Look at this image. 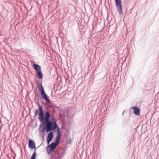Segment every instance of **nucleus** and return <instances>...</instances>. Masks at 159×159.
<instances>
[{
  "label": "nucleus",
  "instance_id": "obj_10",
  "mask_svg": "<svg viewBox=\"0 0 159 159\" xmlns=\"http://www.w3.org/2000/svg\"><path fill=\"white\" fill-rule=\"evenodd\" d=\"M132 109L134 110V113L136 115L139 116L140 115V109L138 108L137 106L132 107Z\"/></svg>",
  "mask_w": 159,
  "mask_h": 159
},
{
  "label": "nucleus",
  "instance_id": "obj_21",
  "mask_svg": "<svg viewBox=\"0 0 159 159\" xmlns=\"http://www.w3.org/2000/svg\"><path fill=\"white\" fill-rule=\"evenodd\" d=\"M37 96H38V97H40V95L38 93H37Z\"/></svg>",
  "mask_w": 159,
  "mask_h": 159
},
{
  "label": "nucleus",
  "instance_id": "obj_15",
  "mask_svg": "<svg viewBox=\"0 0 159 159\" xmlns=\"http://www.w3.org/2000/svg\"><path fill=\"white\" fill-rule=\"evenodd\" d=\"M61 157H60L59 154H56L54 156H53L52 157H51L49 159H61Z\"/></svg>",
  "mask_w": 159,
  "mask_h": 159
},
{
  "label": "nucleus",
  "instance_id": "obj_8",
  "mask_svg": "<svg viewBox=\"0 0 159 159\" xmlns=\"http://www.w3.org/2000/svg\"><path fill=\"white\" fill-rule=\"evenodd\" d=\"M36 95H35V97L34 101H35L36 104L38 107V109H36V110H35L34 117H35L36 116H37L38 115V113L39 111V110H40L39 109H40V108H41V107H43L42 106L40 105L39 102V100H35V99H36Z\"/></svg>",
  "mask_w": 159,
  "mask_h": 159
},
{
  "label": "nucleus",
  "instance_id": "obj_6",
  "mask_svg": "<svg viewBox=\"0 0 159 159\" xmlns=\"http://www.w3.org/2000/svg\"><path fill=\"white\" fill-rule=\"evenodd\" d=\"M115 4L117 8L119 14L121 15L122 13V6L121 0H115Z\"/></svg>",
  "mask_w": 159,
  "mask_h": 159
},
{
  "label": "nucleus",
  "instance_id": "obj_11",
  "mask_svg": "<svg viewBox=\"0 0 159 159\" xmlns=\"http://www.w3.org/2000/svg\"><path fill=\"white\" fill-rule=\"evenodd\" d=\"M61 135L60 133V129H58L57 130V135L55 139V141L59 143L60 142V140L61 138Z\"/></svg>",
  "mask_w": 159,
  "mask_h": 159
},
{
  "label": "nucleus",
  "instance_id": "obj_5",
  "mask_svg": "<svg viewBox=\"0 0 159 159\" xmlns=\"http://www.w3.org/2000/svg\"><path fill=\"white\" fill-rule=\"evenodd\" d=\"M39 90L40 92V95L42 98L44 99L45 98H47L48 96L46 94L44 91V88L42 85V82L39 84Z\"/></svg>",
  "mask_w": 159,
  "mask_h": 159
},
{
  "label": "nucleus",
  "instance_id": "obj_17",
  "mask_svg": "<svg viewBox=\"0 0 159 159\" xmlns=\"http://www.w3.org/2000/svg\"><path fill=\"white\" fill-rule=\"evenodd\" d=\"M66 142L68 143H71V139L70 138H69V140H68V142H67V141H66Z\"/></svg>",
  "mask_w": 159,
  "mask_h": 159
},
{
  "label": "nucleus",
  "instance_id": "obj_3",
  "mask_svg": "<svg viewBox=\"0 0 159 159\" xmlns=\"http://www.w3.org/2000/svg\"><path fill=\"white\" fill-rule=\"evenodd\" d=\"M58 144V143L55 141V142H52L50 144L48 145L47 147V153L48 154L52 155L51 157H52L53 156H54L56 154H59L60 157H61L60 153H56L55 152V150Z\"/></svg>",
  "mask_w": 159,
  "mask_h": 159
},
{
  "label": "nucleus",
  "instance_id": "obj_9",
  "mask_svg": "<svg viewBox=\"0 0 159 159\" xmlns=\"http://www.w3.org/2000/svg\"><path fill=\"white\" fill-rule=\"evenodd\" d=\"M53 132H50L48 134V136L47 137V142L48 144H49L52 140L53 136Z\"/></svg>",
  "mask_w": 159,
  "mask_h": 159
},
{
  "label": "nucleus",
  "instance_id": "obj_13",
  "mask_svg": "<svg viewBox=\"0 0 159 159\" xmlns=\"http://www.w3.org/2000/svg\"><path fill=\"white\" fill-rule=\"evenodd\" d=\"M32 66L36 71L41 70V66L38 64L34 63L32 64Z\"/></svg>",
  "mask_w": 159,
  "mask_h": 159
},
{
  "label": "nucleus",
  "instance_id": "obj_7",
  "mask_svg": "<svg viewBox=\"0 0 159 159\" xmlns=\"http://www.w3.org/2000/svg\"><path fill=\"white\" fill-rule=\"evenodd\" d=\"M41 122V123L40 124L39 129V132L40 134V133H45L46 131L47 126L46 125L45 122L44 121H40Z\"/></svg>",
  "mask_w": 159,
  "mask_h": 159
},
{
  "label": "nucleus",
  "instance_id": "obj_16",
  "mask_svg": "<svg viewBox=\"0 0 159 159\" xmlns=\"http://www.w3.org/2000/svg\"><path fill=\"white\" fill-rule=\"evenodd\" d=\"M44 107L45 108V109L46 110H46H48V111H50V110L49 109V108H48V107H47V106H46L45 105Z\"/></svg>",
  "mask_w": 159,
  "mask_h": 159
},
{
  "label": "nucleus",
  "instance_id": "obj_2",
  "mask_svg": "<svg viewBox=\"0 0 159 159\" xmlns=\"http://www.w3.org/2000/svg\"><path fill=\"white\" fill-rule=\"evenodd\" d=\"M40 110L38 113L39 119L40 121H46L48 120H50L51 114L49 111L46 110L45 113V115L44 113V111L43 107L39 109Z\"/></svg>",
  "mask_w": 159,
  "mask_h": 159
},
{
  "label": "nucleus",
  "instance_id": "obj_12",
  "mask_svg": "<svg viewBox=\"0 0 159 159\" xmlns=\"http://www.w3.org/2000/svg\"><path fill=\"white\" fill-rule=\"evenodd\" d=\"M48 96L47 98H45L44 99L46 101V102L50 104V107L52 108H57V107L53 103H52L51 101L49 99Z\"/></svg>",
  "mask_w": 159,
  "mask_h": 159
},
{
  "label": "nucleus",
  "instance_id": "obj_1",
  "mask_svg": "<svg viewBox=\"0 0 159 159\" xmlns=\"http://www.w3.org/2000/svg\"><path fill=\"white\" fill-rule=\"evenodd\" d=\"M46 125L47 126L46 132H48L56 131V130L60 129L58 126L56 120L54 117L50 118V120L45 121Z\"/></svg>",
  "mask_w": 159,
  "mask_h": 159
},
{
  "label": "nucleus",
  "instance_id": "obj_18",
  "mask_svg": "<svg viewBox=\"0 0 159 159\" xmlns=\"http://www.w3.org/2000/svg\"><path fill=\"white\" fill-rule=\"evenodd\" d=\"M42 133V134H43V135H42V137L43 138V139H44V136L45 133Z\"/></svg>",
  "mask_w": 159,
  "mask_h": 159
},
{
  "label": "nucleus",
  "instance_id": "obj_19",
  "mask_svg": "<svg viewBox=\"0 0 159 159\" xmlns=\"http://www.w3.org/2000/svg\"><path fill=\"white\" fill-rule=\"evenodd\" d=\"M42 104L44 105H46L45 103H44V102H43V100H42Z\"/></svg>",
  "mask_w": 159,
  "mask_h": 159
},
{
  "label": "nucleus",
  "instance_id": "obj_14",
  "mask_svg": "<svg viewBox=\"0 0 159 159\" xmlns=\"http://www.w3.org/2000/svg\"><path fill=\"white\" fill-rule=\"evenodd\" d=\"M36 76L39 79H42L43 78V74L42 72V70L36 71Z\"/></svg>",
  "mask_w": 159,
  "mask_h": 159
},
{
  "label": "nucleus",
  "instance_id": "obj_22",
  "mask_svg": "<svg viewBox=\"0 0 159 159\" xmlns=\"http://www.w3.org/2000/svg\"><path fill=\"white\" fill-rule=\"evenodd\" d=\"M124 111H123V112L122 114H123V113H124Z\"/></svg>",
  "mask_w": 159,
  "mask_h": 159
},
{
  "label": "nucleus",
  "instance_id": "obj_20",
  "mask_svg": "<svg viewBox=\"0 0 159 159\" xmlns=\"http://www.w3.org/2000/svg\"><path fill=\"white\" fill-rule=\"evenodd\" d=\"M39 97H38V96L36 97V98L35 99V100H39Z\"/></svg>",
  "mask_w": 159,
  "mask_h": 159
},
{
  "label": "nucleus",
  "instance_id": "obj_4",
  "mask_svg": "<svg viewBox=\"0 0 159 159\" xmlns=\"http://www.w3.org/2000/svg\"><path fill=\"white\" fill-rule=\"evenodd\" d=\"M28 143V147L30 149H34V152L32 155L30 159H35L36 157V148L35 142L32 140L29 139Z\"/></svg>",
  "mask_w": 159,
  "mask_h": 159
}]
</instances>
